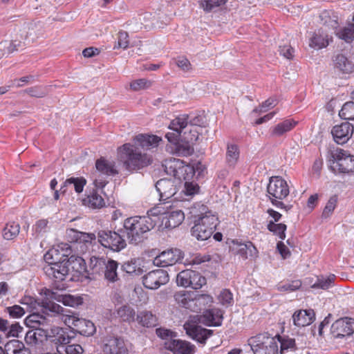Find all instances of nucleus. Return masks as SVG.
I'll return each mask as SVG.
<instances>
[{
  "mask_svg": "<svg viewBox=\"0 0 354 354\" xmlns=\"http://www.w3.org/2000/svg\"><path fill=\"white\" fill-rule=\"evenodd\" d=\"M162 139L155 135L139 134L133 143H125L118 148L120 161L129 171L142 169L150 165L153 159L145 151L156 148Z\"/></svg>",
  "mask_w": 354,
  "mask_h": 354,
  "instance_id": "1",
  "label": "nucleus"
},
{
  "mask_svg": "<svg viewBox=\"0 0 354 354\" xmlns=\"http://www.w3.org/2000/svg\"><path fill=\"white\" fill-rule=\"evenodd\" d=\"M306 337L304 335L291 338L286 335H277L270 337L268 333H260L248 339V346L254 354H283V353L299 351L306 347Z\"/></svg>",
  "mask_w": 354,
  "mask_h": 354,
  "instance_id": "2",
  "label": "nucleus"
},
{
  "mask_svg": "<svg viewBox=\"0 0 354 354\" xmlns=\"http://www.w3.org/2000/svg\"><path fill=\"white\" fill-rule=\"evenodd\" d=\"M43 272L46 277L56 282L65 280L69 274H71L70 279L75 280L87 272V267L82 257L72 255L66 262H47L43 267Z\"/></svg>",
  "mask_w": 354,
  "mask_h": 354,
  "instance_id": "3",
  "label": "nucleus"
},
{
  "mask_svg": "<svg viewBox=\"0 0 354 354\" xmlns=\"http://www.w3.org/2000/svg\"><path fill=\"white\" fill-rule=\"evenodd\" d=\"M156 226V221L149 216H134L123 223L124 232L131 244L138 245L147 238V234Z\"/></svg>",
  "mask_w": 354,
  "mask_h": 354,
  "instance_id": "4",
  "label": "nucleus"
},
{
  "mask_svg": "<svg viewBox=\"0 0 354 354\" xmlns=\"http://www.w3.org/2000/svg\"><path fill=\"white\" fill-rule=\"evenodd\" d=\"M201 213L196 216L194 225L191 229L192 236L198 241L207 240L215 231L219 221L217 215L203 205Z\"/></svg>",
  "mask_w": 354,
  "mask_h": 354,
  "instance_id": "5",
  "label": "nucleus"
},
{
  "mask_svg": "<svg viewBox=\"0 0 354 354\" xmlns=\"http://www.w3.org/2000/svg\"><path fill=\"white\" fill-rule=\"evenodd\" d=\"M156 334L165 340V348L171 351L174 354H193L195 353V346L190 342L176 339L177 333L169 329L158 328L156 330Z\"/></svg>",
  "mask_w": 354,
  "mask_h": 354,
  "instance_id": "6",
  "label": "nucleus"
},
{
  "mask_svg": "<svg viewBox=\"0 0 354 354\" xmlns=\"http://www.w3.org/2000/svg\"><path fill=\"white\" fill-rule=\"evenodd\" d=\"M41 313H33L25 319L26 325L30 328L42 329L49 325L48 319L46 315L52 314H60L64 311L63 308L59 304L48 299L43 300L41 302Z\"/></svg>",
  "mask_w": 354,
  "mask_h": 354,
  "instance_id": "7",
  "label": "nucleus"
},
{
  "mask_svg": "<svg viewBox=\"0 0 354 354\" xmlns=\"http://www.w3.org/2000/svg\"><path fill=\"white\" fill-rule=\"evenodd\" d=\"M267 192L272 205L286 211L290 209V206L288 207L281 201L286 198L290 192L289 187L284 179L280 176H272L267 186Z\"/></svg>",
  "mask_w": 354,
  "mask_h": 354,
  "instance_id": "8",
  "label": "nucleus"
},
{
  "mask_svg": "<svg viewBox=\"0 0 354 354\" xmlns=\"http://www.w3.org/2000/svg\"><path fill=\"white\" fill-rule=\"evenodd\" d=\"M323 25L335 30V35L346 43H351L354 40V24H348L346 26L337 29V17L335 15L330 16V12L327 10L323 11L319 15Z\"/></svg>",
  "mask_w": 354,
  "mask_h": 354,
  "instance_id": "9",
  "label": "nucleus"
},
{
  "mask_svg": "<svg viewBox=\"0 0 354 354\" xmlns=\"http://www.w3.org/2000/svg\"><path fill=\"white\" fill-rule=\"evenodd\" d=\"M330 169L334 172L348 174L354 172V156L342 149H337L331 153Z\"/></svg>",
  "mask_w": 354,
  "mask_h": 354,
  "instance_id": "10",
  "label": "nucleus"
},
{
  "mask_svg": "<svg viewBox=\"0 0 354 354\" xmlns=\"http://www.w3.org/2000/svg\"><path fill=\"white\" fill-rule=\"evenodd\" d=\"M95 167L97 170L96 178L94 180V185L97 189L104 188L108 183L106 179L109 176H114L118 174V171L115 167V163L113 161H109L104 158L96 160Z\"/></svg>",
  "mask_w": 354,
  "mask_h": 354,
  "instance_id": "11",
  "label": "nucleus"
},
{
  "mask_svg": "<svg viewBox=\"0 0 354 354\" xmlns=\"http://www.w3.org/2000/svg\"><path fill=\"white\" fill-rule=\"evenodd\" d=\"M97 240L104 248L114 252H119L127 246L126 241L119 233L111 230H100Z\"/></svg>",
  "mask_w": 354,
  "mask_h": 354,
  "instance_id": "12",
  "label": "nucleus"
},
{
  "mask_svg": "<svg viewBox=\"0 0 354 354\" xmlns=\"http://www.w3.org/2000/svg\"><path fill=\"white\" fill-rule=\"evenodd\" d=\"M57 336L53 339L55 346L56 347L57 354H62L63 351L66 354H82L84 349L81 345L77 344H69L71 337L66 334L62 328H57Z\"/></svg>",
  "mask_w": 354,
  "mask_h": 354,
  "instance_id": "13",
  "label": "nucleus"
},
{
  "mask_svg": "<svg viewBox=\"0 0 354 354\" xmlns=\"http://www.w3.org/2000/svg\"><path fill=\"white\" fill-rule=\"evenodd\" d=\"M131 345L118 336H107L103 340L104 354H128Z\"/></svg>",
  "mask_w": 354,
  "mask_h": 354,
  "instance_id": "14",
  "label": "nucleus"
},
{
  "mask_svg": "<svg viewBox=\"0 0 354 354\" xmlns=\"http://www.w3.org/2000/svg\"><path fill=\"white\" fill-rule=\"evenodd\" d=\"M169 280V277L167 271L157 269L146 274L142 277V283L147 289L156 290L168 283Z\"/></svg>",
  "mask_w": 354,
  "mask_h": 354,
  "instance_id": "15",
  "label": "nucleus"
},
{
  "mask_svg": "<svg viewBox=\"0 0 354 354\" xmlns=\"http://www.w3.org/2000/svg\"><path fill=\"white\" fill-rule=\"evenodd\" d=\"M183 259V253L177 248H171L162 252L153 260V264L158 267H168L180 262Z\"/></svg>",
  "mask_w": 354,
  "mask_h": 354,
  "instance_id": "16",
  "label": "nucleus"
},
{
  "mask_svg": "<svg viewBox=\"0 0 354 354\" xmlns=\"http://www.w3.org/2000/svg\"><path fill=\"white\" fill-rule=\"evenodd\" d=\"M65 322L71 324L74 331L84 336H91L96 331L94 324L90 320L80 319L75 316H69L66 318Z\"/></svg>",
  "mask_w": 354,
  "mask_h": 354,
  "instance_id": "17",
  "label": "nucleus"
},
{
  "mask_svg": "<svg viewBox=\"0 0 354 354\" xmlns=\"http://www.w3.org/2000/svg\"><path fill=\"white\" fill-rule=\"evenodd\" d=\"M330 332L334 338L350 336L354 333V319L344 317L336 320L331 326Z\"/></svg>",
  "mask_w": 354,
  "mask_h": 354,
  "instance_id": "18",
  "label": "nucleus"
},
{
  "mask_svg": "<svg viewBox=\"0 0 354 354\" xmlns=\"http://www.w3.org/2000/svg\"><path fill=\"white\" fill-rule=\"evenodd\" d=\"M188 115L187 114L180 115L170 122L169 128L174 131L172 133H167L165 137L170 142H176L180 138H182L181 133L183 130L187 127Z\"/></svg>",
  "mask_w": 354,
  "mask_h": 354,
  "instance_id": "19",
  "label": "nucleus"
},
{
  "mask_svg": "<svg viewBox=\"0 0 354 354\" xmlns=\"http://www.w3.org/2000/svg\"><path fill=\"white\" fill-rule=\"evenodd\" d=\"M354 127L348 122H342L341 124L335 125L331 131L333 139L339 145L346 143L351 138Z\"/></svg>",
  "mask_w": 354,
  "mask_h": 354,
  "instance_id": "20",
  "label": "nucleus"
},
{
  "mask_svg": "<svg viewBox=\"0 0 354 354\" xmlns=\"http://www.w3.org/2000/svg\"><path fill=\"white\" fill-rule=\"evenodd\" d=\"M156 189L160 195V200L167 201L176 194V186L171 179L162 178L156 183Z\"/></svg>",
  "mask_w": 354,
  "mask_h": 354,
  "instance_id": "21",
  "label": "nucleus"
},
{
  "mask_svg": "<svg viewBox=\"0 0 354 354\" xmlns=\"http://www.w3.org/2000/svg\"><path fill=\"white\" fill-rule=\"evenodd\" d=\"M223 319V311L218 308L205 310L200 316L199 321L208 326H220Z\"/></svg>",
  "mask_w": 354,
  "mask_h": 354,
  "instance_id": "22",
  "label": "nucleus"
},
{
  "mask_svg": "<svg viewBox=\"0 0 354 354\" xmlns=\"http://www.w3.org/2000/svg\"><path fill=\"white\" fill-rule=\"evenodd\" d=\"M185 219L184 212L180 209L170 208L167 209L165 215L161 218L162 225L165 228H175Z\"/></svg>",
  "mask_w": 354,
  "mask_h": 354,
  "instance_id": "23",
  "label": "nucleus"
},
{
  "mask_svg": "<svg viewBox=\"0 0 354 354\" xmlns=\"http://www.w3.org/2000/svg\"><path fill=\"white\" fill-rule=\"evenodd\" d=\"M297 124V122L293 119H286L270 127V136L273 138L284 136L292 131Z\"/></svg>",
  "mask_w": 354,
  "mask_h": 354,
  "instance_id": "24",
  "label": "nucleus"
},
{
  "mask_svg": "<svg viewBox=\"0 0 354 354\" xmlns=\"http://www.w3.org/2000/svg\"><path fill=\"white\" fill-rule=\"evenodd\" d=\"M187 334L200 343H203L212 334V330L195 324H185Z\"/></svg>",
  "mask_w": 354,
  "mask_h": 354,
  "instance_id": "25",
  "label": "nucleus"
},
{
  "mask_svg": "<svg viewBox=\"0 0 354 354\" xmlns=\"http://www.w3.org/2000/svg\"><path fill=\"white\" fill-rule=\"evenodd\" d=\"M174 299L181 307L189 309L194 312L196 307L194 304L195 292L182 290L174 294Z\"/></svg>",
  "mask_w": 354,
  "mask_h": 354,
  "instance_id": "26",
  "label": "nucleus"
},
{
  "mask_svg": "<svg viewBox=\"0 0 354 354\" xmlns=\"http://www.w3.org/2000/svg\"><path fill=\"white\" fill-rule=\"evenodd\" d=\"M293 323L299 327L310 325L315 319V314L313 310H299L292 315Z\"/></svg>",
  "mask_w": 354,
  "mask_h": 354,
  "instance_id": "27",
  "label": "nucleus"
},
{
  "mask_svg": "<svg viewBox=\"0 0 354 354\" xmlns=\"http://www.w3.org/2000/svg\"><path fill=\"white\" fill-rule=\"evenodd\" d=\"M66 237L68 240L73 243H91L96 239L93 233H86L77 231L73 228L66 230Z\"/></svg>",
  "mask_w": 354,
  "mask_h": 354,
  "instance_id": "28",
  "label": "nucleus"
},
{
  "mask_svg": "<svg viewBox=\"0 0 354 354\" xmlns=\"http://www.w3.org/2000/svg\"><path fill=\"white\" fill-rule=\"evenodd\" d=\"M333 63L335 68L342 73L350 74L354 71V63L343 54L335 55Z\"/></svg>",
  "mask_w": 354,
  "mask_h": 354,
  "instance_id": "29",
  "label": "nucleus"
},
{
  "mask_svg": "<svg viewBox=\"0 0 354 354\" xmlns=\"http://www.w3.org/2000/svg\"><path fill=\"white\" fill-rule=\"evenodd\" d=\"M86 184V180L83 177H71L66 179L60 188L61 194H65L69 187H73L75 191L80 194L82 192L84 187Z\"/></svg>",
  "mask_w": 354,
  "mask_h": 354,
  "instance_id": "30",
  "label": "nucleus"
},
{
  "mask_svg": "<svg viewBox=\"0 0 354 354\" xmlns=\"http://www.w3.org/2000/svg\"><path fill=\"white\" fill-rule=\"evenodd\" d=\"M48 295L50 299L61 302L64 306L75 307L82 304V299L80 297H75L71 295H59L55 292H51Z\"/></svg>",
  "mask_w": 354,
  "mask_h": 354,
  "instance_id": "31",
  "label": "nucleus"
},
{
  "mask_svg": "<svg viewBox=\"0 0 354 354\" xmlns=\"http://www.w3.org/2000/svg\"><path fill=\"white\" fill-rule=\"evenodd\" d=\"M118 267V263L117 261L113 259L107 260L106 267H104L102 273L104 274V279L107 280L109 282L114 283L119 280L117 272Z\"/></svg>",
  "mask_w": 354,
  "mask_h": 354,
  "instance_id": "32",
  "label": "nucleus"
},
{
  "mask_svg": "<svg viewBox=\"0 0 354 354\" xmlns=\"http://www.w3.org/2000/svg\"><path fill=\"white\" fill-rule=\"evenodd\" d=\"M84 204L93 209H100L105 205V201L97 189L93 190L86 198Z\"/></svg>",
  "mask_w": 354,
  "mask_h": 354,
  "instance_id": "33",
  "label": "nucleus"
},
{
  "mask_svg": "<svg viewBox=\"0 0 354 354\" xmlns=\"http://www.w3.org/2000/svg\"><path fill=\"white\" fill-rule=\"evenodd\" d=\"M240 151L237 145L234 143H227L225 155L226 164L231 167H234L239 158Z\"/></svg>",
  "mask_w": 354,
  "mask_h": 354,
  "instance_id": "34",
  "label": "nucleus"
},
{
  "mask_svg": "<svg viewBox=\"0 0 354 354\" xmlns=\"http://www.w3.org/2000/svg\"><path fill=\"white\" fill-rule=\"evenodd\" d=\"M137 322L141 326L147 328L153 327L157 325V317L151 311L142 310L138 313Z\"/></svg>",
  "mask_w": 354,
  "mask_h": 354,
  "instance_id": "35",
  "label": "nucleus"
},
{
  "mask_svg": "<svg viewBox=\"0 0 354 354\" xmlns=\"http://www.w3.org/2000/svg\"><path fill=\"white\" fill-rule=\"evenodd\" d=\"M107 260L104 257L91 256L88 263V267L91 270V274H100L104 271Z\"/></svg>",
  "mask_w": 354,
  "mask_h": 354,
  "instance_id": "36",
  "label": "nucleus"
},
{
  "mask_svg": "<svg viewBox=\"0 0 354 354\" xmlns=\"http://www.w3.org/2000/svg\"><path fill=\"white\" fill-rule=\"evenodd\" d=\"M329 44L328 37L323 31L319 30L313 34L310 40V46L318 49L326 47Z\"/></svg>",
  "mask_w": 354,
  "mask_h": 354,
  "instance_id": "37",
  "label": "nucleus"
},
{
  "mask_svg": "<svg viewBox=\"0 0 354 354\" xmlns=\"http://www.w3.org/2000/svg\"><path fill=\"white\" fill-rule=\"evenodd\" d=\"M236 253L239 254L243 259H246L249 257H256L257 254V250L252 242L248 241L245 243H239L237 245Z\"/></svg>",
  "mask_w": 354,
  "mask_h": 354,
  "instance_id": "38",
  "label": "nucleus"
},
{
  "mask_svg": "<svg viewBox=\"0 0 354 354\" xmlns=\"http://www.w3.org/2000/svg\"><path fill=\"white\" fill-rule=\"evenodd\" d=\"M183 162L179 159L171 158L165 160L162 166L165 171L169 176L177 177L178 176V170L181 169Z\"/></svg>",
  "mask_w": 354,
  "mask_h": 354,
  "instance_id": "39",
  "label": "nucleus"
},
{
  "mask_svg": "<svg viewBox=\"0 0 354 354\" xmlns=\"http://www.w3.org/2000/svg\"><path fill=\"white\" fill-rule=\"evenodd\" d=\"M335 278V275L333 274L328 276H319L317 278V281L310 287L313 289L327 290L333 286Z\"/></svg>",
  "mask_w": 354,
  "mask_h": 354,
  "instance_id": "40",
  "label": "nucleus"
},
{
  "mask_svg": "<svg viewBox=\"0 0 354 354\" xmlns=\"http://www.w3.org/2000/svg\"><path fill=\"white\" fill-rule=\"evenodd\" d=\"M213 302V298L207 294L200 295L195 292L194 304L196 311H201L203 308L209 306Z\"/></svg>",
  "mask_w": 354,
  "mask_h": 354,
  "instance_id": "41",
  "label": "nucleus"
},
{
  "mask_svg": "<svg viewBox=\"0 0 354 354\" xmlns=\"http://www.w3.org/2000/svg\"><path fill=\"white\" fill-rule=\"evenodd\" d=\"M20 226L16 222H10L6 224L3 230V237L6 240H12L19 233Z\"/></svg>",
  "mask_w": 354,
  "mask_h": 354,
  "instance_id": "42",
  "label": "nucleus"
},
{
  "mask_svg": "<svg viewBox=\"0 0 354 354\" xmlns=\"http://www.w3.org/2000/svg\"><path fill=\"white\" fill-rule=\"evenodd\" d=\"M135 310L128 305H124L117 310V315L123 322H133L135 320Z\"/></svg>",
  "mask_w": 354,
  "mask_h": 354,
  "instance_id": "43",
  "label": "nucleus"
},
{
  "mask_svg": "<svg viewBox=\"0 0 354 354\" xmlns=\"http://www.w3.org/2000/svg\"><path fill=\"white\" fill-rule=\"evenodd\" d=\"M193 145L181 138V142L176 145V153L180 156H189L194 153Z\"/></svg>",
  "mask_w": 354,
  "mask_h": 354,
  "instance_id": "44",
  "label": "nucleus"
},
{
  "mask_svg": "<svg viewBox=\"0 0 354 354\" xmlns=\"http://www.w3.org/2000/svg\"><path fill=\"white\" fill-rule=\"evenodd\" d=\"M268 230L272 232L274 234L278 236L281 240H284L286 238V230L287 229L286 225L283 223L276 224L272 221H270L267 225Z\"/></svg>",
  "mask_w": 354,
  "mask_h": 354,
  "instance_id": "45",
  "label": "nucleus"
},
{
  "mask_svg": "<svg viewBox=\"0 0 354 354\" xmlns=\"http://www.w3.org/2000/svg\"><path fill=\"white\" fill-rule=\"evenodd\" d=\"M191 274V281L189 287H191L194 290H198L202 288V286L206 283L205 277L202 276L198 272L192 270Z\"/></svg>",
  "mask_w": 354,
  "mask_h": 354,
  "instance_id": "46",
  "label": "nucleus"
},
{
  "mask_svg": "<svg viewBox=\"0 0 354 354\" xmlns=\"http://www.w3.org/2000/svg\"><path fill=\"white\" fill-rule=\"evenodd\" d=\"M339 115L345 120H354V100L346 102L339 111Z\"/></svg>",
  "mask_w": 354,
  "mask_h": 354,
  "instance_id": "47",
  "label": "nucleus"
},
{
  "mask_svg": "<svg viewBox=\"0 0 354 354\" xmlns=\"http://www.w3.org/2000/svg\"><path fill=\"white\" fill-rule=\"evenodd\" d=\"M226 1L227 0H199V5L205 12H210L225 4Z\"/></svg>",
  "mask_w": 354,
  "mask_h": 354,
  "instance_id": "48",
  "label": "nucleus"
},
{
  "mask_svg": "<svg viewBox=\"0 0 354 354\" xmlns=\"http://www.w3.org/2000/svg\"><path fill=\"white\" fill-rule=\"evenodd\" d=\"M24 348V344L17 340L13 339L9 341L5 344V351L3 354H8L9 351H11L12 354H19V352Z\"/></svg>",
  "mask_w": 354,
  "mask_h": 354,
  "instance_id": "49",
  "label": "nucleus"
},
{
  "mask_svg": "<svg viewBox=\"0 0 354 354\" xmlns=\"http://www.w3.org/2000/svg\"><path fill=\"white\" fill-rule=\"evenodd\" d=\"M152 81L141 78L133 80L130 84V88L134 91H138L142 89H147L152 86Z\"/></svg>",
  "mask_w": 354,
  "mask_h": 354,
  "instance_id": "50",
  "label": "nucleus"
},
{
  "mask_svg": "<svg viewBox=\"0 0 354 354\" xmlns=\"http://www.w3.org/2000/svg\"><path fill=\"white\" fill-rule=\"evenodd\" d=\"M167 209L168 207H164L161 205L156 206L148 210L147 215H145V216H149L152 219L155 220L156 223V218H158V220H161L163 216L165 215V212H167Z\"/></svg>",
  "mask_w": 354,
  "mask_h": 354,
  "instance_id": "51",
  "label": "nucleus"
},
{
  "mask_svg": "<svg viewBox=\"0 0 354 354\" xmlns=\"http://www.w3.org/2000/svg\"><path fill=\"white\" fill-rule=\"evenodd\" d=\"M301 281L299 279H297L286 282L285 283L279 284L277 289L279 291L292 292L299 289V288L301 286Z\"/></svg>",
  "mask_w": 354,
  "mask_h": 354,
  "instance_id": "52",
  "label": "nucleus"
},
{
  "mask_svg": "<svg viewBox=\"0 0 354 354\" xmlns=\"http://www.w3.org/2000/svg\"><path fill=\"white\" fill-rule=\"evenodd\" d=\"M192 270H185L179 272L176 277V283L178 286L189 287L190 285Z\"/></svg>",
  "mask_w": 354,
  "mask_h": 354,
  "instance_id": "53",
  "label": "nucleus"
},
{
  "mask_svg": "<svg viewBox=\"0 0 354 354\" xmlns=\"http://www.w3.org/2000/svg\"><path fill=\"white\" fill-rule=\"evenodd\" d=\"M337 195H333L329 198L322 212L323 218H326L330 216L337 205Z\"/></svg>",
  "mask_w": 354,
  "mask_h": 354,
  "instance_id": "54",
  "label": "nucleus"
},
{
  "mask_svg": "<svg viewBox=\"0 0 354 354\" xmlns=\"http://www.w3.org/2000/svg\"><path fill=\"white\" fill-rule=\"evenodd\" d=\"M46 329L42 328V329H34L29 330L26 333L25 336V342L27 344H36L37 342V335H41V333H43Z\"/></svg>",
  "mask_w": 354,
  "mask_h": 354,
  "instance_id": "55",
  "label": "nucleus"
},
{
  "mask_svg": "<svg viewBox=\"0 0 354 354\" xmlns=\"http://www.w3.org/2000/svg\"><path fill=\"white\" fill-rule=\"evenodd\" d=\"M129 35L125 31H120L118 34V42L114 46V48L126 49L129 46Z\"/></svg>",
  "mask_w": 354,
  "mask_h": 354,
  "instance_id": "56",
  "label": "nucleus"
},
{
  "mask_svg": "<svg viewBox=\"0 0 354 354\" xmlns=\"http://www.w3.org/2000/svg\"><path fill=\"white\" fill-rule=\"evenodd\" d=\"M198 136L199 132L197 131L196 128H190L189 132L186 131L183 132L182 139L194 145L198 139Z\"/></svg>",
  "mask_w": 354,
  "mask_h": 354,
  "instance_id": "57",
  "label": "nucleus"
},
{
  "mask_svg": "<svg viewBox=\"0 0 354 354\" xmlns=\"http://www.w3.org/2000/svg\"><path fill=\"white\" fill-rule=\"evenodd\" d=\"M218 299L222 305L224 306H232L233 304V295L229 290H223L219 296Z\"/></svg>",
  "mask_w": 354,
  "mask_h": 354,
  "instance_id": "58",
  "label": "nucleus"
},
{
  "mask_svg": "<svg viewBox=\"0 0 354 354\" xmlns=\"http://www.w3.org/2000/svg\"><path fill=\"white\" fill-rule=\"evenodd\" d=\"M48 221L46 219H40L33 225L34 233L38 236L47 231Z\"/></svg>",
  "mask_w": 354,
  "mask_h": 354,
  "instance_id": "59",
  "label": "nucleus"
},
{
  "mask_svg": "<svg viewBox=\"0 0 354 354\" xmlns=\"http://www.w3.org/2000/svg\"><path fill=\"white\" fill-rule=\"evenodd\" d=\"M189 118L187 120V125L189 124L191 128H195L194 127L198 126L201 127L205 123V118L202 115H198L195 116H192L187 115Z\"/></svg>",
  "mask_w": 354,
  "mask_h": 354,
  "instance_id": "60",
  "label": "nucleus"
},
{
  "mask_svg": "<svg viewBox=\"0 0 354 354\" xmlns=\"http://www.w3.org/2000/svg\"><path fill=\"white\" fill-rule=\"evenodd\" d=\"M21 44L22 42L20 41L14 40L9 44L8 46H7L8 42L3 41L0 43V50H1L3 48H7V53L8 54L12 53L13 52L19 50V48L21 46Z\"/></svg>",
  "mask_w": 354,
  "mask_h": 354,
  "instance_id": "61",
  "label": "nucleus"
},
{
  "mask_svg": "<svg viewBox=\"0 0 354 354\" xmlns=\"http://www.w3.org/2000/svg\"><path fill=\"white\" fill-rule=\"evenodd\" d=\"M10 316L13 318H20L25 314V310L19 305H14L6 308Z\"/></svg>",
  "mask_w": 354,
  "mask_h": 354,
  "instance_id": "62",
  "label": "nucleus"
},
{
  "mask_svg": "<svg viewBox=\"0 0 354 354\" xmlns=\"http://www.w3.org/2000/svg\"><path fill=\"white\" fill-rule=\"evenodd\" d=\"M122 270L128 274H139L140 273V268H138L136 263L133 261L124 262L122 265Z\"/></svg>",
  "mask_w": 354,
  "mask_h": 354,
  "instance_id": "63",
  "label": "nucleus"
},
{
  "mask_svg": "<svg viewBox=\"0 0 354 354\" xmlns=\"http://www.w3.org/2000/svg\"><path fill=\"white\" fill-rule=\"evenodd\" d=\"M24 92L28 93L29 95L35 97H43L46 95V89L40 86L28 88L24 91Z\"/></svg>",
  "mask_w": 354,
  "mask_h": 354,
  "instance_id": "64",
  "label": "nucleus"
}]
</instances>
